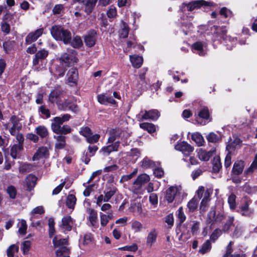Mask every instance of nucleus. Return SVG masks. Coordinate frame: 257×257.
<instances>
[{
	"label": "nucleus",
	"mask_w": 257,
	"mask_h": 257,
	"mask_svg": "<svg viewBox=\"0 0 257 257\" xmlns=\"http://www.w3.org/2000/svg\"><path fill=\"white\" fill-rule=\"evenodd\" d=\"M50 31L52 36L56 40L62 41L66 44L70 43L72 36L68 30L64 29L60 26L55 25L52 27Z\"/></svg>",
	"instance_id": "1"
},
{
	"label": "nucleus",
	"mask_w": 257,
	"mask_h": 257,
	"mask_svg": "<svg viewBox=\"0 0 257 257\" xmlns=\"http://www.w3.org/2000/svg\"><path fill=\"white\" fill-rule=\"evenodd\" d=\"M214 33L225 41L227 49H231L236 44V39L226 36L227 29L225 27L213 26Z\"/></svg>",
	"instance_id": "2"
},
{
	"label": "nucleus",
	"mask_w": 257,
	"mask_h": 257,
	"mask_svg": "<svg viewBox=\"0 0 257 257\" xmlns=\"http://www.w3.org/2000/svg\"><path fill=\"white\" fill-rule=\"evenodd\" d=\"M251 203V200L250 199L247 197H244L242 199L237 211L243 216H251L254 213V209L249 207Z\"/></svg>",
	"instance_id": "3"
},
{
	"label": "nucleus",
	"mask_w": 257,
	"mask_h": 257,
	"mask_svg": "<svg viewBox=\"0 0 257 257\" xmlns=\"http://www.w3.org/2000/svg\"><path fill=\"white\" fill-rule=\"evenodd\" d=\"M4 126L6 129L9 130V133L12 136H15L22 126L19 117L15 115L11 116L9 122L5 124Z\"/></svg>",
	"instance_id": "4"
},
{
	"label": "nucleus",
	"mask_w": 257,
	"mask_h": 257,
	"mask_svg": "<svg viewBox=\"0 0 257 257\" xmlns=\"http://www.w3.org/2000/svg\"><path fill=\"white\" fill-rule=\"evenodd\" d=\"M76 55V51L74 50L68 49L67 52L64 53L60 57L61 62L65 64L67 66L73 65L78 61Z\"/></svg>",
	"instance_id": "5"
},
{
	"label": "nucleus",
	"mask_w": 257,
	"mask_h": 257,
	"mask_svg": "<svg viewBox=\"0 0 257 257\" xmlns=\"http://www.w3.org/2000/svg\"><path fill=\"white\" fill-rule=\"evenodd\" d=\"M160 116L159 112L156 109H152L149 111L142 110L136 115L137 120L139 121H142L144 120H156Z\"/></svg>",
	"instance_id": "6"
},
{
	"label": "nucleus",
	"mask_w": 257,
	"mask_h": 257,
	"mask_svg": "<svg viewBox=\"0 0 257 257\" xmlns=\"http://www.w3.org/2000/svg\"><path fill=\"white\" fill-rule=\"evenodd\" d=\"M212 5V3H208L203 0L196 1L190 2L188 4L183 3L180 7V10L184 13L186 11H192L195 9L199 8L203 6Z\"/></svg>",
	"instance_id": "7"
},
{
	"label": "nucleus",
	"mask_w": 257,
	"mask_h": 257,
	"mask_svg": "<svg viewBox=\"0 0 257 257\" xmlns=\"http://www.w3.org/2000/svg\"><path fill=\"white\" fill-rule=\"evenodd\" d=\"M224 218V215L222 213H218L215 215L214 209L211 208L207 214L206 222L208 224H213L221 222Z\"/></svg>",
	"instance_id": "8"
},
{
	"label": "nucleus",
	"mask_w": 257,
	"mask_h": 257,
	"mask_svg": "<svg viewBox=\"0 0 257 257\" xmlns=\"http://www.w3.org/2000/svg\"><path fill=\"white\" fill-rule=\"evenodd\" d=\"M178 151H179L183 155V160L187 161V159L193 151V148L186 142H182L178 144Z\"/></svg>",
	"instance_id": "9"
},
{
	"label": "nucleus",
	"mask_w": 257,
	"mask_h": 257,
	"mask_svg": "<svg viewBox=\"0 0 257 257\" xmlns=\"http://www.w3.org/2000/svg\"><path fill=\"white\" fill-rule=\"evenodd\" d=\"M209 117L208 109L207 107L202 108L199 113L198 116L196 117V121L197 123L201 125H205Z\"/></svg>",
	"instance_id": "10"
},
{
	"label": "nucleus",
	"mask_w": 257,
	"mask_h": 257,
	"mask_svg": "<svg viewBox=\"0 0 257 257\" xmlns=\"http://www.w3.org/2000/svg\"><path fill=\"white\" fill-rule=\"evenodd\" d=\"M206 44L202 42H196L192 44V51L200 56H204L206 53Z\"/></svg>",
	"instance_id": "11"
},
{
	"label": "nucleus",
	"mask_w": 257,
	"mask_h": 257,
	"mask_svg": "<svg viewBox=\"0 0 257 257\" xmlns=\"http://www.w3.org/2000/svg\"><path fill=\"white\" fill-rule=\"evenodd\" d=\"M48 55V51L45 49H42L37 51L35 55V57L33 60V65L36 67V69L39 70V67L37 66L39 64V63L42 60L46 58Z\"/></svg>",
	"instance_id": "12"
},
{
	"label": "nucleus",
	"mask_w": 257,
	"mask_h": 257,
	"mask_svg": "<svg viewBox=\"0 0 257 257\" xmlns=\"http://www.w3.org/2000/svg\"><path fill=\"white\" fill-rule=\"evenodd\" d=\"M67 82L71 86L76 85L78 79V72L75 68H70L67 74Z\"/></svg>",
	"instance_id": "13"
},
{
	"label": "nucleus",
	"mask_w": 257,
	"mask_h": 257,
	"mask_svg": "<svg viewBox=\"0 0 257 257\" xmlns=\"http://www.w3.org/2000/svg\"><path fill=\"white\" fill-rule=\"evenodd\" d=\"M58 107L62 110L65 111L68 109L74 112H76L78 110L77 106L67 99L65 100L62 102H60L58 104Z\"/></svg>",
	"instance_id": "14"
},
{
	"label": "nucleus",
	"mask_w": 257,
	"mask_h": 257,
	"mask_svg": "<svg viewBox=\"0 0 257 257\" xmlns=\"http://www.w3.org/2000/svg\"><path fill=\"white\" fill-rule=\"evenodd\" d=\"M49 156L48 149L46 147L39 148L34 154L32 160L33 161L43 160Z\"/></svg>",
	"instance_id": "15"
},
{
	"label": "nucleus",
	"mask_w": 257,
	"mask_h": 257,
	"mask_svg": "<svg viewBox=\"0 0 257 257\" xmlns=\"http://www.w3.org/2000/svg\"><path fill=\"white\" fill-rule=\"evenodd\" d=\"M74 223L73 219L70 216H65L62 219L61 228L64 231H69L72 229Z\"/></svg>",
	"instance_id": "16"
},
{
	"label": "nucleus",
	"mask_w": 257,
	"mask_h": 257,
	"mask_svg": "<svg viewBox=\"0 0 257 257\" xmlns=\"http://www.w3.org/2000/svg\"><path fill=\"white\" fill-rule=\"evenodd\" d=\"M62 92L59 89H55L51 92L49 95V101L52 103H56L57 105L61 102Z\"/></svg>",
	"instance_id": "17"
},
{
	"label": "nucleus",
	"mask_w": 257,
	"mask_h": 257,
	"mask_svg": "<svg viewBox=\"0 0 257 257\" xmlns=\"http://www.w3.org/2000/svg\"><path fill=\"white\" fill-rule=\"evenodd\" d=\"M43 33V29H39L34 32L29 33L26 38V43L27 45L31 44L32 42L36 41Z\"/></svg>",
	"instance_id": "18"
},
{
	"label": "nucleus",
	"mask_w": 257,
	"mask_h": 257,
	"mask_svg": "<svg viewBox=\"0 0 257 257\" xmlns=\"http://www.w3.org/2000/svg\"><path fill=\"white\" fill-rule=\"evenodd\" d=\"M96 40V33L93 30L90 31L84 37L85 44L89 47H91L95 45Z\"/></svg>",
	"instance_id": "19"
},
{
	"label": "nucleus",
	"mask_w": 257,
	"mask_h": 257,
	"mask_svg": "<svg viewBox=\"0 0 257 257\" xmlns=\"http://www.w3.org/2000/svg\"><path fill=\"white\" fill-rule=\"evenodd\" d=\"M214 150H210L206 152L202 149H199L197 150V155L199 159L203 161H207L209 160L210 158L213 155Z\"/></svg>",
	"instance_id": "20"
},
{
	"label": "nucleus",
	"mask_w": 257,
	"mask_h": 257,
	"mask_svg": "<svg viewBox=\"0 0 257 257\" xmlns=\"http://www.w3.org/2000/svg\"><path fill=\"white\" fill-rule=\"evenodd\" d=\"M177 194V187H170L166 190L165 194V199L169 203L173 202Z\"/></svg>",
	"instance_id": "21"
},
{
	"label": "nucleus",
	"mask_w": 257,
	"mask_h": 257,
	"mask_svg": "<svg viewBox=\"0 0 257 257\" xmlns=\"http://www.w3.org/2000/svg\"><path fill=\"white\" fill-rule=\"evenodd\" d=\"M87 213L88 214V219L91 225L96 227L97 225V213L95 210L93 209H87Z\"/></svg>",
	"instance_id": "22"
},
{
	"label": "nucleus",
	"mask_w": 257,
	"mask_h": 257,
	"mask_svg": "<svg viewBox=\"0 0 257 257\" xmlns=\"http://www.w3.org/2000/svg\"><path fill=\"white\" fill-rule=\"evenodd\" d=\"M23 150V145L21 144L14 145L11 149V155L14 159L19 158L21 152Z\"/></svg>",
	"instance_id": "23"
},
{
	"label": "nucleus",
	"mask_w": 257,
	"mask_h": 257,
	"mask_svg": "<svg viewBox=\"0 0 257 257\" xmlns=\"http://www.w3.org/2000/svg\"><path fill=\"white\" fill-rule=\"evenodd\" d=\"M119 146V142H116L114 143L103 147L101 149V151L106 155L109 154L111 152L117 151Z\"/></svg>",
	"instance_id": "24"
},
{
	"label": "nucleus",
	"mask_w": 257,
	"mask_h": 257,
	"mask_svg": "<svg viewBox=\"0 0 257 257\" xmlns=\"http://www.w3.org/2000/svg\"><path fill=\"white\" fill-rule=\"evenodd\" d=\"M130 59L134 67L139 68L141 67L143 62L142 57L137 55H130Z\"/></svg>",
	"instance_id": "25"
},
{
	"label": "nucleus",
	"mask_w": 257,
	"mask_h": 257,
	"mask_svg": "<svg viewBox=\"0 0 257 257\" xmlns=\"http://www.w3.org/2000/svg\"><path fill=\"white\" fill-rule=\"evenodd\" d=\"M124 137V132L119 129L113 130L111 133V136L108 139V143H113L117 138H122Z\"/></svg>",
	"instance_id": "26"
},
{
	"label": "nucleus",
	"mask_w": 257,
	"mask_h": 257,
	"mask_svg": "<svg viewBox=\"0 0 257 257\" xmlns=\"http://www.w3.org/2000/svg\"><path fill=\"white\" fill-rule=\"evenodd\" d=\"M97 100L100 103L104 105H107L108 103H115V100L111 97H108L104 94L98 95L97 96Z\"/></svg>",
	"instance_id": "27"
},
{
	"label": "nucleus",
	"mask_w": 257,
	"mask_h": 257,
	"mask_svg": "<svg viewBox=\"0 0 257 257\" xmlns=\"http://www.w3.org/2000/svg\"><path fill=\"white\" fill-rule=\"evenodd\" d=\"M54 138L56 140L55 147L56 149H62L64 148L66 145L65 137L59 135L57 136H54Z\"/></svg>",
	"instance_id": "28"
},
{
	"label": "nucleus",
	"mask_w": 257,
	"mask_h": 257,
	"mask_svg": "<svg viewBox=\"0 0 257 257\" xmlns=\"http://www.w3.org/2000/svg\"><path fill=\"white\" fill-rule=\"evenodd\" d=\"M244 162L242 161H237L233 165L232 172L234 174L239 175L242 172L244 168Z\"/></svg>",
	"instance_id": "29"
},
{
	"label": "nucleus",
	"mask_w": 257,
	"mask_h": 257,
	"mask_svg": "<svg viewBox=\"0 0 257 257\" xmlns=\"http://www.w3.org/2000/svg\"><path fill=\"white\" fill-rule=\"evenodd\" d=\"M157 232L156 230L153 229L149 233L147 237V245L151 247L154 243L156 241Z\"/></svg>",
	"instance_id": "30"
},
{
	"label": "nucleus",
	"mask_w": 257,
	"mask_h": 257,
	"mask_svg": "<svg viewBox=\"0 0 257 257\" xmlns=\"http://www.w3.org/2000/svg\"><path fill=\"white\" fill-rule=\"evenodd\" d=\"M141 128L147 131L149 133L152 134L157 130V126L153 123L143 122L140 124Z\"/></svg>",
	"instance_id": "31"
},
{
	"label": "nucleus",
	"mask_w": 257,
	"mask_h": 257,
	"mask_svg": "<svg viewBox=\"0 0 257 257\" xmlns=\"http://www.w3.org/2000/svg\"><path fill=\"white\" fill-rule=\"evenodd\" d=\"M199 201L198 199L194 197L188 202L187 206L189 212H193L197 209Z\"/></svg>",
	"instance_id": "32"
},
{
	"label": "nucleus",
	"mask_w": 257,
	"mask_h": 257,
	"mask_svg": "<svg viewBox=\"0 0 257 257\" xmlns=\"http://www.w3.org/2000/svg\"><path fill=\"white\" fill-rule=\"evenodd\" d=\"M62 123H60V119L58 117H54L51 124V128L53 132L59 134L60 132Z\"/></svg>",
	"instance_id": "33"
},
{
	"label": "nucleus",
	"mask_w": 257,
	"mask_h": 257,
	"mask_svg": "<svg viewBox=\"0 0 257 257\" xmlns=\"http://www.w3.org/2000/svg\"><path fill=\"white\" fill-rule=\"evenodd\" d=\"M191 139L198 146H203L205 143L203 137L199 133H193L191 136Z\"/></svg>",
	"instance_id": "34"
},
{
	"label": "nucleus",
	"mask_w": 257,
	"mask_h": 257,
	"mask_svg": "<svg viewBox=\"0 0 257 257\" xmlns=\"http://www.w3.org/2000/svg\"><path fill=\"white\" fill-rule=\"evenodd\" d=\"M141 166L145 169L154 168L156 165L157 162H154L147 157L145 158L140 163Z\"/></svg>",
	"instance_id": "35"
},
{
	"label": "nucleus",
	"mask_w": 257,
	"mask_h": 257,
	"mask_svg": "<svg viewBox=\"0 0 257 257\" xmlns=\"http://www.w3.org/2000/svg\"><path fill=\"white\" fill-rule=\"evenodd\" d=\"M131 228L135 233H138L142 231L143 225L140 221L133 220L131 223Z\"/></svg>",
	"instance_id": "36"
},
{
	"label": "nucleus",
	"mask_w": 257,
	"mask_h": 257,
	"mask_svg": "<svg viewBox=\"0 0 257 257\" xmlns=\"http://www.w3.org/2000/svg\"><path fill=\"white\" fill-rule=\"evenodd\" d=\"M53 243L55 247H60L67 245L68 241L66 239L59 238L57 236H56L53 239Z\"/></svg>",
	"instance_id": "37"
},
{
	"label": "nucleus",
	"mask_w": 257,
	"mask_h": 257,
	"mask_svg": "<svg viewBox=\"0 0 257 257\" xmlns=\"http://www.w3.org/2000/svg\"><path fill=\"white\" fill-rule=\"evenodd\" d=\"M207 141L210 143H216L219 142L221 139V136L217 135L213 132L210 133L206 137Z\"/></svg>",
	"instance_id": "38"
},
{
	"label": "nucleus",
	"mask_w": 257,
	"mask_h": 257,
	"mask_svg": "<svg viewBox=\"0 0 257 257\" xmlns=\"http://www.w3.org/2000/svg\"><path fill=\"white\" fill-rule=\"evenodd\" d=\"M76 201V198L75 196L73 194H69L67 196L66 204L69 208L74 209Z\"/></svg>",
	"instance_id": "39"
},
{
	"label": "nucleus",
	"mask_w": 257,
	"mask_h": 257,
	"mask_svg": "<svg viewBox=\"0 0 257 257\" xmlns=\"http://www.w3.org/2000/svg\"><path fill=\"white\" fill-rule=\"evenodd\" d=\"M19 228L18 232L21 235H25L26 233L27 229V225L25 220H21L18 224Z\"/></svg>",
	"instance_id": "40"
},
{
	"label": "nucleus",
	"mask_w": 257,
	"mask_h": 257,
	"mask_svg": "<svg viewBox=\"0 0 257 257\" xmlns=\"http://www.w3.org/2000/svg\"><path fill=\"white\" fill-rule=\"evenodd\" d=\"M35 132L42 138L46 137L48 134L47 129L43 125H39L36 127Z\"/></svg>",
	"instance_id": "41"
},
{
	"label": "nucleus",
	"mask_w": 257,
	"mask_h": 257,
	"mask_svg": "<svg viewBox=\"0 0 257 257\" xmlns=\"http://www.w3.org/2000/svg\"><path fill=\"white\" fill-rule=\"evenodd\" d=\"M212 166V169L214 172H218L221 168V164L218 156H216L213 158Z\"/></svg>",
	"instance_id": "42"
},
{
	"label": "nucleus",
	"mask_w": 257,
	"mask_h": 257,
	"mask_svg": "<svg viewBox=\"0 0 257 257\" xmlns=\"http://www.w3.org/2000/svg\"><path fill=\"white\" fill-rule=\"evenodd\" d=\"M150 180V176L147 174H142L140 175L136 181L139 183L142 186Z\"/></svg>",
	"instance_id": "43"
},
{
	"label": "nucleus",
	"mask_w": 257,
	"mask_h": 257,
	"mask_svg": "<svg viewBox=\"0 0 257 257\" xmlns=\"http://www.w3.org/2000/svg\"><path fill=\"white\" fill-rule=\"evenodd\" d=\"M44 213V210L42 206H38L34 208L30 213V220H33V218H36L37 214H42Z\"/></svg>",
	"instance_id": "44"
},
{
	"label": "nucleus",
	"mask_w": 257,
	"mask_h": 257,
	"mask_svg": "<svg viewBox=\"0 0 257 257\" xmlns=\"http://www.w3.org/2000/svg\"><path fill=\"white\" fill-rule=\"evenodd\" d=\"M36 177L32 174L29 175L26 179V184L28 187L30 189L33 188L36 182Z\"/></svg>",
	"instance_id": "45"
},
{
	"label": "nucleus",
	"mask_w": 257,
	"mask_h": 257,
	"mask_svg": "<svg viewBox=\"0 0 257 257\" xmlns=\"http://www.w3.org/2000/svg\"><path fill=\"white\" fill-rule=\"evenodd\" d=\"M236 196L234 194H231L228 197L227 202L231 210H234L236 207Z\"/></svg>",
	"instance_id": "46"
},
{
	"label": "nucleus",
	"mask_w": 257,
	"mask_h": 257,
	"mask_svg": "<svg viewBox=\"0 0 257 257\" xmlns=\"http://www.w3.org/2000/svg\"><path fill=\"white\" fill-rule=\"evenodd\" d=\"M74 48H79L82 45V41L81 38L79 36H75L69 43Z\"/></svg>",
	"instance_id": "47"
},
{
	"label": "nucleus",
	"mask_w": 257,
	"mask_h": 257,
	"mask_svg": "<svg viewBox=\"0 0 257 257\" xmlns=\"http://www.w3.org/2000/svg\"><path fill=\"white\" fill-rule=\"evenodd\" d=\"M132 189L133 192L136 194H142L144 191L143 186L136 180L133 183Z\"/></svg>",
	"instance_id": "48"
},
{
	"label": "nucleus",
	"mask_w": 257,
	"mask_h": 257,
	"mask_svg": "<svg viewBox=\"0 0 257 257\" xmlns=\"http://www.w3.org/2000/svg\"><path fill=\"white\" fill-rule=\"evenodd\" d=\"M130 211L140 214L142 211V204L140 203H134L131 204Z\"/></svg>",
	"instance_id": "49"
},
{
	"label": "nucleus",
	"mask_w": 257,
	"mask_h": 257,
	"mask_svg": "<svg viewBox=\"0 0 257 257\" xmlns=\"http://www.w3.org/2000/svg\"><path fill=\"white\" fill-rule=\"evenodd\" d=\"M211 248V244L209 240H206L202 245L201 249L199 250V252L202 254H204L208 252Z\"/></svg>",
	"instance_id": "50"
},
{
	"label": "nucleus",
	"mask_w": 257,
	"mask_h": 257,
	"mask_svg": "<svg viewBox=\"0 0 257 257\" xmlns=\"http://www.w3.org/2000/svg\"><path fill=\"white\" fill-rule=\"evenodd\" d=\"M59 248L56 251L57 256H61L64 254H68L70 252V249L66 246L58 247Z\"/></svg>",
	"instance_id": "51"
},
{
	"label": "nucleus",
	"mask_w": 257,
	"mask_h": 257,
	"mask_svg": "<svg viewBox=\"0 0 257 257\" xmlns=\"http://www.w3.org/2000/svg\"><path fill=\"white\" fill-rule=\"evenodd\" d=\"M160 164L158 162H157L156 165L153 169L154 170V174L155 176L158 178H161L164 175V171L163 169L159 167Z\"/></svg>",
	"instance_id": "52"
},
{
	"label": "nucleus",
	"mask_w": 257,
	"mask_h": 257,
	"mask_svg": "<svg viewBox=\"0 0 257 257\" xmlns=\"http://www.w3.org/2000/svg\"><path fill=\"white\" fill-rule=\"evenodd\" d=\"M122 27L119 32V36L122 38H125L127 37L129 29L127 25L124 22H122Z\"/></svg>",
	"instance_id": "53"
},
{
	"label": "nucleus",
	"mask_w": 257,
	"mask_h": 257,
	"mask_svg": "<svg viewBox=\"0 0 257 257\" xmlns=\"http://www.w3.org/2000/svg\"><path fill=\"white\" fill-rule=\"evenodd\" d=\"M19 250V247L15 245H11L7 249V255L8 257H14V254Z\"/></svg>",
	"instance_id": "54"
},
{
	"label": "nucleus",
	"mask_w": 257,
	"mask_h": 257,
	"mask_svg": "<svg viewBox=\"0 0 257 257\" xmlns=\"http://www.w3.org/2000/svg\"><path fill=\"white\" fill-rule=\"evenodd\" d=\"M234 221L233 216H229L226 222L222 227V231L226 232L228 231Z\"/></svg>",
	"instance_id": "55"
},
{
	"label": "nucleus",
	"mask_w": 257,
	"mask_h": 257,
	"mask_svg": "<svg viewBox=\"0 0 257 257\" xmlns=\"http://www.w3.org/2000/svg\"><path fill=\"white\" fill-rule=\"evenodd\" d=\"M31 245V242L30 241L26 240L24 241L22 244V249L24 254H28L30 247Z\"/></svg>",
	"instance_id": "56"
},
{
	"label": "nucleus",
	"mask_w": 257,
	"mask_h": 257,
	"mask_svg": "<svg viewBox=\"0 0 257 257\" xmlns=\"http://www.w3.org/2000/svg\"><path fill=\"white\" fill-rule=\"evenodd\" d=\"M7 192L11 199H15L17 195V190L13 186H10L7 189Z\"/></svg>",
	"instance_id": "57"
},
{
	"label": "nucleus",
	"mask_w": 257,
	"mask_h": 257,
	"mask_svg": "<svg viewBox=\"0 0 257 257\" xmlns=\"http://www.w3.org/2000/svg\"><path fill=\"white\" fill-rule=\"evenodd\" d=\"M1 30L3 32L7 35L10 33L11 30L10 26L6 21H3L1 23Z\"/></svg>",
	"instance_id": "58"
},
{
	"label": "nucleus",
	"mask_w": 257,
	"mask_h": 257,
	"mask_svg": "<svg viewBox=\"0 0 257 257\" xmlns=\"http://www.w3.org/2000/svg\"><path fill=\"white\" fill-rule=\"evenodd\" d=\"M63 63H61L59 66L56 68L54 74L57 77H60L64 75L65 70L63 68Z\"/></svg>",
	"instance_id": "59"
},
{
	"label": "nucleus",
	"mask_w": 257,
	"mask_h": 257,
	"mask_svg": "<svg viewBox=\"0 0 257 257\" xmlns=\"http://www.w3.org/2000/svg\"><path fill=\"white\" fill-rule=\"evenodd\" d=\"M117 15V11L116 8L111 6L107 11V16L109 18H113Z\"/></svg>",
	"instance_id": "60"
},
{
	"label": "nucleus",
	"mask_w": 257,
	"mask_h": 257,
	"mask_svg": "<svg viewBox=\"0 0 257 257\" xmlns=\"http://www.w3.org/2000/svg\"><path fill=\"white\" fill-rule=\"evenodd\" d=\"M137 172H138V169H134L133 172L132 173H131V174H130L128 175H123L121 177L120 181L124 182V181H126L130 180L131 179H132L134 176H135L137 174Z\"/></svg>",
	"instance_id": "61"
},
{
	"label": "nucleus",
	"mask_w": 257,
	"mask_h": 257,
	"mask_svg": "<svg viewBox=\"0 0 257 257\" xmlns=\"http://www.w3.org/2000/svg\"><path fill=\"white\" fill-rule=\"evenodd\" d=\"M243 231V227L240 225H237L235 227L233 235L234 237H238L240 236Z\"/></svg>",
	"instance_id": "62"
},
{
	"label": "nucleus",
	"mask_w": 257,
	"mask_h": 257,
	"mask_svg": "<svg viewBox=\"0 0 257 257\" xmlns=\"http://www.w3.org/2000/svg\"><path fill=\"white\" fill-rule=\"evenodd\" d=\"M186 217L183 212L182 207L179 208L178 213V219L180 223L183 222L186 220Z\"/></svg>",
	"instance_id": "63"
},
{
	"label": "nucleus",
	"mask_w": 257,
	"mask_h": 257,
	"mask_svg": "<svg viewBox=\"0 0 257 257\" xmlns=\"http://www.w3.org/2000/svg\"><path fill=\"white\" fill-rule=\"evenodd\" d=\"M222 231L219 229H216L211 234L210 239L213 241H215L219 236L221 235Z\"/></svg>",
	"instance_id": "64"
}]
</instances>
